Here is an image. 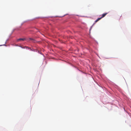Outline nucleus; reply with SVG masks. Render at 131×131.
I'll use <instances>...</instances> for the list:
<instances>
[{
  "instance_id": "39448f33",
  "label": "nucleus",
  "mask_w": 131,
  "mask_h": 131,
  "mask_svg": "<svg viewBox=\"0 0 131 131\" xmlns=\"http://www.w3.org/2000/svg\"><path fill=\"white\" fill-rule=\"evenodd\" d=\"M29 39L30 40H32V38H30Z\"/></svg>"
},
{
  "instance_id": "f257e3e1",
  "label": "nucleus",
  "mask_w": 131,
  "mask_h": 131,
  "mask_svg": "<svg viewBox=\"0 0 131 131\" xmlns=\"http://www.w3.org/2000/svg\"><path fill=\"white\" fill-rule=\"evenodd\" d=\"M107 14V13H106L102 14V16L101 17L98 18L95 21V23H96L99 20L101 19V18L104 17Z\"/></svg>"
},
{
  "instance_id": "20e7f679",
  "label": "nucleus",
  "mask_w": 131,
  "mask_h": 131,
  "mask_svg": "<svg viewBox=\"0 0 131 131\" xmlns=\"http://www.w3.org/2000/svg\"><path fill=\"white\" fill-rule=\"evenodd\" d=\"M20 47L21 48H23V49H25V47H22L20 46Z\"/></svg>"
},
{
  "instance_id": "7ed1b4c3",
  "label": "nucleus",
  "mask_w": 131,
  "mask_h": 131,
  "mask_svg": "<svg viewBox=\"0 0 131 131\" xmlns=\"http://www.w3.org/2000/svg\"><path fill=\"white\" fill-rule=\"evenodd\" d=\"M25 48H26V49H29L30 50L32 51V50L30 48L28 47L25 46Z\"/></svg>"
},
{
  "instance_id": "f03ea898",
  "label": "nucleus",
  "mask_w": 131,
  "mask_h": 131,
  "mask_svg": "<svg viewBox=\"0 0 131 131\" xmlns=\"http://www.w3.org/2000/svg\"><path fill=\"white\" fill-rule=\"evenodd\" d=\"M25 39H26L25 38H19V39H18L17 40V41H18L19 40L24 41Z\"/></svg>"
}]
</instances>
